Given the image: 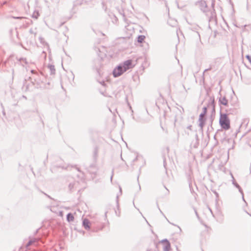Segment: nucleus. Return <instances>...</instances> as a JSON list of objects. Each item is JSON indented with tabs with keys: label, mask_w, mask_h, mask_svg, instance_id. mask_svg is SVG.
I'll return each instance as SVG.
<instances>
[{
	"label": "nucleus",
	"mask_w": 251,
	"mask_h": 251,
	"mask_svg": "<svg viewBox=\"0 0 251 251\" xmlns=\"http://www.w3.org/2000/svg\"><path fill=\"white\" fill-rule=\"evenodd\" d=\"M164 251H169L171 249V245L169 242L167 240H163L161 242Z\"/></svg>",
	"instance_id": "obj_4"
},
{
	"label": "nucleus",
	"mask_w": 251,
	"mask_h": 251,
	"mask_svg": "<svg viewBox=\"0 0 251 251\" xmlns=\"http://www.w3.org/2000/svg\"><path fill=\"white\" fill-rule=\"evenodd\" d=\"M145 39V36L144 35H140L138 38V41L140 43L143 42Z\"/></svg>",
	"instance_id": "obj_8"
},
{
	"label": "nucleus",
	"mask_w": 251,
	"mask_h": 251,
	"mask_svg": "<svg viewBox=\"0 0 251 251\" xmlns=\"http://www.w3.org/2000/svg\"><path fill=\"white\" fill-rule=\"evenodd\" d=\"M67 220L68 222H72L74 220V216L71 214L69 213L67 215Z\"/></svg>",
	"instance_id": "obj_6"
},
{
	"label": "nucleus",
	"mask_w": 251,
	"mask_h": 251,
	"mask_svg": "<svg viewBox=\"0 0 251 251\" xmlns=\"http://www.w3.org/2000/svg\"><path fill=\"white\" fill-rule=\"evenodd\" d=\"M206 108H205V113L206 112Z\"/></svg>",
	"instance_id": "obj_11"
},
{
	"label": "nucleus",
	"mask_w": 251,
	"mask_h": 251,
	"mask_svg": "<svg viewBox=\"0 0 251 251\" xmlns=\"http://www.w3.org/2000/svg\"><path fill=\"white\" fill-rule=\"evenodd\" d=\"M204 114H201V115H200V120H202V118H203V116H204Z\"/></svg>",
	"instance_id": "obj_10"
},
{
	"label": "nucleus",
	"mask_w": 251,
	"mask_h": 251,
	"mask_svg": "<svg viewBox=\"0 0 251 251\" xmlns=\"http://www.w3.org/2000/svg\"><path fill=\"white\" fill-rule=\"evenodd\" d=\"M220 124L222 128L227 130L230 128V121L226 114H222L220 119Z\"/></svg>",
	"instance_id": "obj_1"
},
{
	"label": "nucleus",
	"mask_w": 251,
	"mask_h": 251,
	"mask_svg": "<svg viewBox=\"0 0 251 251\" xmlns=\"http://www.w3.org/2000/svg\"><path fill=\"white\" fill-rule=\"evenodd\" d=\"M136 63L134 62L132 60L129 59L124 62L122 66L123 70L126 71L127 70L130 69L134 67Z\"/></svg>",
	"instance_id": "obj_2"
},
{
	"label": "nucleus",
	"mask_w": 251,
	"mask_h": 251,
	"mask_svg": "<svg viewBox=\"0 0 251 251\" xmlns=\"http://www.w3.org/2000/svg\"><path fill=\"white\" fill-rule=\"evenodd\" d=\"M210 101H211V103L212 104H214V100L213 98H210Z\"/></svg>",
	"instance_id": "obj_9"
},
{
	"label": "nucleus",
	"mask_w": 251,
	"mask_h": 251,
	"mask_svg": "<svg viewBox=\"0 0 251 251\" xmlns=\"http://www.w3.org/2000/svg\"><path fill=\"white\" fill-rule=\"evenodd\" d=\"M83 226H84L85 227V228H87V229H89L90 228V221L88 219H85L83 220Z\"/></svg>",
	"instance_id": "obj_5"
},
{
	"label": "nucleus",
	"mask_w": 251,
	"mask_h": 251,
	"mask_svg": "<svg viewBox=\"0 0 251 251\" xmlns=\"http://www.w3.org/2000/svg\"><path fill=\"white\" fill-rule=\"evenodd\" d=\"M122 65H119L116 67L113 72V75L114 77H118L122 75L126 71L123 70Z\"/></svg>",
	"instance_id": "obj_3"
},
{
	"label": "nucleus",
	"mask_w": 251,
	"mask_h": 251,
	"mask_svg": "<svg viewBox=\"0 0 251 251\" xmlns=\"http://www.w3.org/2000/svg\"><path fill=\"white\" fill-rule=\"evenodd\" d=\"M220 102L222 104L224 105H226L228 103L227 100L225 98H223L222 99H221L220 100Z\"/></svg>",
	"instance_id": "obj_7"
}]
</instances>
